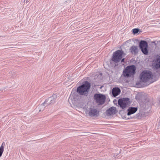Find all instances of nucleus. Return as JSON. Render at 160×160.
<instances>
[{
  "label": "nucleus",
  "instance_id": "f257e3e1",
  "mask_svg": "<svg viewBox=\"0 0 160 160\" xmlns=\"http://www.w3.org/2000/svg\"><path fill=\"white\" fill-rule=\"evenodd\" d=\"M90 87V83L86 81L84 83L77 88V92L80 95H85L88 93Z\"/></svg>",
  "mask_w": 160,
  "mask_h": 160
},
{
  "label": "nucleus",
  "instance_id": "f03ea898",
  "mask_svg": "<svg viewBox=\"0 0 160 160\" xmlns=\"http://www.w3.org/2000/svg\"><path fill=\"white\" fill-rule=\"evenodd\" d=\"M136 67L134 65L129 66L123 70L122 75L127 78L132 77L136 72Z\"/></svg>",
  "mask_w": 160,
  "mask_h": 160
},
{
  "label": "nucleus",
  "instance_id": "7ed1b4c3",
  "mask_svg": "<svg viewBox=\"0 0 160 160\" xmlns=\"http://www.w3.org/2000/svg\"><path fill=\"white\" fill-rule=\"evenodd\" d=\"M141 80L143 82H146L149 80L152 79L153 77L151 71L148 70H145L142 72L140 76Z\"/></svg>",
  "mask_w": 160,
  "mask_h": 160
},
{
  "label": "nucleus",
  "instance_id": "20e7f679",
  "mask_svg": "<svg viewBox=\"0 0 160 160\" xmlns=\"http://www.w3.org/2000/svg\"><path fill=\"white\" fill-rule=\"evenodd\" d=\"M123 54V52L121 50L116 51L113 54L112 60L116 63L119 62L122 58Z\"/></svg>",
  "mask_w": 160,
  "mask_h": 160
},
{
  "label": "nucleus",
  "instance_id": "39448f33",
  "mask_svg": "<svg viewBox=\"0 0 160 160\" xmlns=\"http://www.w3.org/2000/svg\"><path fill=\"white\" fill-rule=\"evenodd\" d=\"M96 102L99 105H102L104 103L106 99V96L101 94H95L94 96Z\"/></svg>",
  "mask_w": 160,
  "mask_h": 160
},
{
  "label": "nucleus",
  "instance_id": "423d86ee",
  "mask_svg": "<svg viewBox=\"0 0 160 160\" xmlns=\"http://www.w3.org/2000/svg\"><path fill=\"white\" fill-rule=\"evenodd\" d=\"M118 103L121 108L124 109L130 104L129 98H127L120 99L118 100Z\"/></svg>",
  "mask_w": 160,
  "mask_h": 160
},
{
  "label": "nucleus",
  "instance_id": "0eeeda50",
  "mask_svg": "<svg viewBox=\"0 0 160 160\" xmlns=\"http://www.w3.org/2000/svg\"><path fill=\"white\" fill-rule=\"evenodd\" d=\"M139 46L142 52L144 54L147 55L148 54V45L146 41H141L140 42Z\"/></svg>",
  "mask_w": 160,
  "mask_h": 160
},
{
  "label": "nucleus",
  "instance_id": "6e6552de",
  "mask_svg": "<svg viewBox=\"0 0 160 160\" xmlns=\"http://www.w3.org/2000/svg\"><path fill=\"white\" fill-rule=\"evenodd\" d=\"M152 66L156 69L160 68V56L157 55L155 57V59L153 61Z\"/></svg>",
  "mask_w": 160,
  "mask_h": 160
},
{
  "label": "nucleus",
  "instance_id": "1a4fd4ad",
  "mask_svg": "<svg viewBox=\"0 0 160 160\" xmlns=\"http://www.w3.org/2000/svg\"><path fill=\"white\" fill-rule=\"evenodd\" d=\"M99 113V111L96 109L91 108L89 112V115L90 116H98Z\"/></svg>",
  "mask_w": 160,
  "mask_h": 160
},
{
  "label": "nucleus",
  "instance_id": "9d476101",
  "mask_svg": "<svg viewBox=\"0 0 160 160\" xmlns=\"http://www.w3.org/2000/svg\"><path fill=\"white\" fill-rule=\"evenodd\" d=\"M116 108L114 107H112L110 108L107 111V114L108 116L111 115L116 113Z\"/></svg>",
  "mask_w": 160,
  "mask_h": 160
},
{
  "label": "nucleus",
  "instance_id": "9b49d317",
  "mask_svg": "<svg viewBox=\"0 0 160 160\" xmlns=\"http://www.w3.org/2000/svg\"><path fill=\"white\" fill-rule=\"evenodd\" d=\"M130 51L132 54L135 55L138 52V48L137 46H132L130 48Z\"/></svg>",
  "mask_w": 160,
  "mask_h": 160
},
{
  "label": "nucleus",
  "instance_id": "f8f14e48",
  "mask_svg": "<svg viewBox=\"0 0 160 160\" xmlns=\"http://www.w3.org/2000/svg\"><path fill=\"white\" fill-rule=\"evenodd\" d=\"M138 108H137L130 107H129L128 109V113L127 115H130L132 114L135 113L137 110Z\"/></svg>",
  "mask_w": 160,
  "mask_h": 160
},
{
  "label": "nucleus",
  "instance_id": "ddd939ff",
  "mask_svg": "<svg viewBox=\"0 0 160 160\" xmlns=\"http://www.w3.org/2000/svg\"><path fill=\"white\" fill-rule=\"evenodd\" d=\"M120 92L121 90L119 88H114L112 89V93L113 96L115 97L119 95Z\"/></svg>",
  "mask_w": 160,
  "mask_h": 160
},
{
  "label": "nucleus",
  "instance_id": "4468645a",
  "mask_svg": "<svg viewBox=\"0 0 160 160\" xmlns=\"http://www.w3.org/2000/svg\"><path fill=\"white\" fill-rule=\"evenodd\" d=\"M139 31V29L138 28H134L132 30V33L134 34H135L137 33Z\"/></svg>",
  "mask_w": 160,
  "mask_h": 160
},
{
  "label": "nucleus",
  "instance_id": "2eb2a0df",
  "mask_svg": "<svg viewBox=\"0 0 160 160\" xmlns=\"http://www.w3.org/2000/svg\"><path fill=\"white\" fill-rule=\"evenodd\" d=\"M121 62H124V59L123 58L121 60Z\"/></svg>",
  "mask_w": 160,
  "mask_h": 160
}]
</instances>
